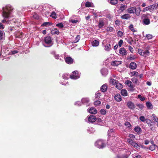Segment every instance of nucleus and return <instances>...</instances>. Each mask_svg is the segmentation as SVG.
<instances>
[{
  "instance_id": "1",
  "label": "nucleus",
  "mask_w": 158,
  "mask_h": 158,
  "mask_svg": "<svg viewBox=\"0 0 158 158\" xmlns=\"http://www.w3.org/2000/svg\"><path fill=\"white\" fill-rule=\"evenodd\" d=\"M3 12L2 15L4 18H8L13 10L12 7L10 5L6 6L5 7H3L2 8Z\"/></svg>"
},
{
  "instance_id": "2",
  "label": "nucleus",
  "mask_w": 158,
  "mask_h": 158,
  "mask_svg": "<svg viewBox=\"0 0 158 158\" xmlns=\"http://www.w3.org/2000/svg\"><path fill=\"white\" fill-rule=\"evenodd\" d=\"M95 146L97 148H101L105 146V144L102 140H98L95 143Z\"/></svg>"
},
{
  "instance_id": "3",
  "label": "nucleus",
  "mask_w": 158,
  "mask_h": 158,
  "mask_svg": "<svg viewBox=\"0 0 158 158\" xmlns=\"http://www.w3.org/2000/svg\"><path fill=\"white\" fill-rule=\"evenodd\" d=\"M88 121L91 123H94L97 120V118L94 115H90L88 118Z\"/></svg>"
},
{
  "instance_id": "4",
  "label": "nucleus",
  "mask_w": 158,
  "mask_h": 158,
  "mask_svg": "<svg viewBox=\"0 0 158 158\" xmlns=\"http://www.w3.org/2000/svg\"><path fill=\"white\" fill-rule=\"evenodd\" d=\"M150 11H153L155 9H156L158 7V4L155 3L152 5H150L148 6Z\"/></svg>"
},
{
  "instance_id": "5",
  "label": "nucleus",
  "mask_w": 158,
  "mask_h": 158,
  "mask_svg": "<svg viewBox=\"0 0 158 158\" xmlns=\"http://www.w3.org/2000/svg\"><path fill=\"white\" fill-rule=\"evenodd\" d=\"M65 60L66 62L69 64H72L73 62V59L70 57H66Z\"/></svg>"
},
{
  "instance_id": "6",
  "label": "nucleus",
  "mask_w": 158,
  "mask_h": 158,
  "mask_svg": "<svg viewBox=\"0 0 158 158\" xmlns=\"http://www.w3.org/2000/svg\"><path fill=\"white\" fill-rule=\"evenodd\" d=\"M44 41L46 44H50L52 42V38L50 36H48L45 37Z\"/></svg>"
},
{
  "instance_id": "7",
  "label": "nucleus",
  "mask_w": 158,
  "mask_h": 158,
  "mask_svg": "<svg viewBox=\"0 0 158 158\" xmlns=\"http://www.w3.org/2000/svg\"><path fill=\"white\" fill-rule=\"evenodd\" d=\"M119 53L123 56L126 55L127 54V52L126 50L123 48H121L119 50Z\"/></svg>"
},
{
  "instance_id": "8",
  "label": "nucleus",
  "mask_w": 158,
  "mask_h": 158,
  "mask_svg": "<svg viewBox=\"0 0 158 158\" xmlns=\"http://www.w3.org/2000/svg\"><path fill=\"white\" fill-rule=\"evenodd\" d=\"M131 16L128 14H125L121 16V18L123 19L128 20L130 19Z\"/></svg>"
},
{
  "instance_id": "9",
  "label": "nucleus",
  "mask_w": 158,
  "mask_h": 158,
  "mask_svg": "<svg viewBox=\"0 0 158 158\" xmlns=\"http://www.w3.org/2000/svg\"><path fill=\"white\" fill-rule=\"evenodd\" d=\"M128 107L131 109H133L135 108L134 104L131 102H128L127 104Z\"/></svg>"
},
{
  "instance_id": "10",
  "label": "nucleus",
  "mask_w": 158,
  "mask_h": 158,
  "mask_svg": "<svg viewBox=\"0 0 158 158\" xmlns=\"http://www.w3.org/2000/svg\"><path fill=\"white\" fill-rule=\"evenodd\" d=\"M135 7L134 6L130 8L127 9V11L129 14H133L135 10Z\"/></svg>"
},
{
  "instance_id": "11",
  "label": "nucleus",
  "mask_w": 158,
  "mask_h": 158,
  "mask_svg": "<svg viewBox=\"0 0 158 158\" xmlns=\"http://www.w3.org/2000/svg\"><path fill=\"white\" fill-rule=\"evenodd\" d=\"M129 68L133 70L137 68L136 64L134 62H131L130 64Z\"/></svg>"
},
{
  "instance_id": "12",
  "label": "nucleus",
  "mask_w": 158,
  "mask_h": 158,
  "mask_svg": "<svg viewBox=\"0 0 158 158\" xmlns=\"http://www.w3.org/2000/svg\"><path fill=\"white\" fill-rule=\"evenodd\" d=\"M125 83L129 87H130L131 90H132L133 89V86L132 84V82L129 80H127L126 81Z\"/></svg>"
},
{
  "instance_id": "13",
  "label": "nucleus",
  "mask_w": 158,
  "mask_h": 158,
  "mask_svg": "<svg viewBox=\"0 0 158 158\" xmlns=\"http://www.w3.org/2000/svg\"><path fill=\"white\" fill-rule=\"evenodd\" d=\"M107 85L106 84H104L103 85L101 88V91L102 92H105L107 90Z\"/></svg>"
},
{
  "instance_id": "14",
  "label": "nucleus",
  "mask_w": 158,
  "mask_h": 158,
  "mask_svg": "<svg viewBox=\"0 0 158 158\" xmlns=\"http://www.w3.org/2000/svg\"><path fill=\"white\" fill-rule=\"evenodd\" d=\"M143 24L145 25H148L150 23V20L149 19L144 18L142 21Z\"/></svg>"
},
{
  "instance_id": "15",
  "label": "nucleus",
  "mask_w": 158,
  "mask_h": 158,
  "mask_svg": "<svg viewBox=\"0 0 158 158\" xmlns=\"http://www.w3.org/2000/svg\"><path fill=\"white\" fill-rule=\"evenodd\" d=\"M89 112L91 114H95L97 113V110L95 108L92 107L89 109Z\"/></svg>"
},
{
  "instance_id": "16",
  "label": "nucleus",
  "mask_w": 158,
  "mask_h": 158,
  "mask_svg": "<svg viewBox=\"0 0 158 158\" xmlns=\"http://www.w3.org/2000/svg\"><path fill=\"white\" fill-rule=\"evenodd\" d=\"M115 100L117 102H120L121 101V97L120 94H118L114 96Z\"/></svg>"
},
{
  "instance_id": "17",
  "label": "nucleus",
  "mask_w": 158,
  "mask_h": 158,
  "mask_svg": "<svg viewBox=\"0 0 158 158\" xmlns=\"http://www.w3.org/2000/svg\"><path fill=\"white\" fill-rule=\"evenodd\" d=\"M16 38H21L23 36V33L21 32H18L15 35Z\"/></svg>"
},
{
  "instance_id": "18",
  "label": "nucleus",
  "mask_w": 158,
  "mask_h": 158,
  "mask_svg": "<svg viewBox=\"0 0 158 158\" xmlns=\"http://www.w3.org/2000/svg\"><path fill=\"white\" fill-rule=\"evenodd\" d=\"M51 33L53 35L55 34L58 35L59 34V32L58 29L56 28H54L51 31Z\"/></svg>"
},
{
  "instance_id": "19",
  "label": "nucleus",
  "mask_w": 158,
  "mask_h": 158,
  "mask_svg": "<svg viewBox=\"0 0 158 158\" xmlns=\"http://www.w3.org/2000/svg\"><path fill=\"white\" fill-rule=\"evenodd\" d=\"M121 63V61H114L111 62V64L112 66H117Z\"/></svg>"
},
{
  "instance_id": "20",
  "label": "nucleus",
  "mask_w": 158,
  "mask_h": 158,
  "mask_svg": "<svg viewBox=\"0 0 158 158\" xmlns=\"http://www.w3.org/2000/svg\"><path fill=\"white\" fill-rule=\"evenodd\" d=\"M135 15L137 16H138L139 15L141 10V8L140 7H139L137 9L135 7Z\"/></svg>"
},
{
  "instance_id": "21",
  "label": "nucleus",
  "mask_w": 158,
  "mask_h": 158,
  "mask_svg": "<svg viewBox=\"0 0 158 158\" xmlns=\"http://www.w3.org/2000/svg\"><path fill=\"white\" fill-rule=\"evenodd\" d=\"M105 49L106 51H109L111 49V45L109 44H106L105 47Z\"/></svg>"
},
{
  "instance_id": "22",
  "label": "nucleus",
  "mask_w": 158,
  "mask_h": 158,
  "mask_svg": "<svg viewBox=\"0 0 158 158\" xmlns=\"http://www.w3.org/2000/svg\"><path fill=\"white\" fill-rule=\"evenodd\" d=\"M69 76H70V78L71 79H76L77 78H78L79 77L80 75H74V74H72L70 75H69Z\"/></svg>"
},
{
  "instance_id": "23",
  "label": "nucleus",
  "mask_w": 158,
  "mask_h": 158,
  "mask_svg": "<svg viewBox=\"0 0 158 158\" xmlns=\"http://www.w3.org/2000/svg\"><path fill=\"white\" fill-rule=\"evenodd\" d=\"M99 44V42L98 41L96 40H94L92 43V45L94 47L98 46Z\"/></svg>"
},
{
  "instance_id": "24",
  "label": "nucleus",
  "mask_w": 158,
  "mask_h": 158,
  "mask_svg": "<svg viewBox=\"0 0 158 158\" xmlns=\"http://www.w3.org/2000/svg\"><path fill=\"white\" fill-rule=\"evenodd\" d=\"M121 93L122 95L124 96H126L127 95V91L124 89H123L121 90Z\"/></svg>"
},
{
  "instance_id": "25",
  "label": "nucleus",
  "mask_w": 158,
  "mask_h": 158,
  "mask_svg": "<svg viewBox=\"0 0 158 158\" xmlns=\"http://www.w3.org/2000/svg\"><path fill=\"white\" fill-rule=\"evenodd\" d=\"M149 54V52L148 50H146L145 51H143L142 54V56L144 57H146Z\"/></svg>"
},
{
  "instance_id": "26",
  "label": "nucleus",
  "mask_w": 158,
  "mask_h": 158,
  "mask_svg": "<svg viewBox=\"0 0 158 158\" xmlns=\"http://www.w3.org/2000/svg\"><path fill=\"white\" fill-rule=\"evenodd\" d=\"M69 74L67 73H64L63 74L62 77L64 79L67 80L69 79Z\"/></svg>"
},
{
  "instance_id": "27",
  "label": "nucleus",
  "mask_w": 158,
  "mask_h": 158,
  "mask_svg": "<svg viewBox=\"0 0 158 158\" xmlns=\"http://www.w3.org/2000/svg\"><path fill=\"white\" fill-rule=\"evenodd\" d=\"M149 126L150 127L151 130L152 131H154L155 130L154 128V123L152 121L151 123H150L149 124H148Z\"/></svg>"
},
{
  "instance_id": "28",
  "label": "nucleus",
  "mask_w": 158,
  "mask_h": 158,
  "mask_svg": "<svg viewBox=\"0 0 158 158\" xmlns=\"http://www.w3.org/2000/svg\"><path fill=\"white\" fill-rule=\"evenodd\" d=\"M80 35H77L76 37L75 40L73 42V43H75L78 42L80 40Z\"/></svg>"
},
{
  "instance_id": "29",
  "label": "nucleus",
  "mask_w": 158,
  "mask_h": 158,
  "mask_svg": "<svg viewBox=\"0 0 158 158\" xmlns=\"http://www.w3.org/2000/svg\"><path fill=\"white\" fill-rule=\"evenodd\" d=\"M52 23H51L49 22H45L43 23V24L41 25V26H49L52 25Z\"/></svg>"
},
{
  "instance_id": "30",
  "label": "nucleus",
  "mask_w": 158,
  "mask_h": 158,
  "mask_svg": "<svg viewBox=\"0 0 158 158\" xmlns=\"http://www.w3.org/2000/svg\"><path fill=\"white\" fill-rule=\"evenodd\" d=\"M134 131L137 132H139L141 131V129L139 127L137 126L134 129Z\"/></svg>"
},
{
  "instance_id": "31",
  "label": "nucleus",
  "mask_w": 158,
  "mask_h": 158,
  "mask_svg": "<svg viewBox=\"0 0 158 158\" xmlns=\"http://www.w3.org/2000/svg\"><path fill=\"white\" fill-rule=\"evenodd\" d=\"M128 156L127 154L118 155L117 156V158H128Z\"/></svg>"
},
{
  "instance_id": "32",
  "label": "nucleus",
  "mask_w": 158,
  "mask_h": 158,
  "mask_svg": "<svg viewBox=\"0 0 158 158\" xmlns=\"http://www.w3.org/2000/svg\"><path fill=\"white\" fill-rule=\"evenodd\" d=\"M146 105L147 107L150 109H152V106L151 103L149 102H146Z\"/></svg>"
},
{
  "instance_id": "33",
  "label": "nucleus",
  "mask_w": 158,
  "mask_h": 158,
  "mask_svg": "<svg viewBox=\"0 0 158 158\" xmlns=\"http://www.w3.org/2000/svg\"><path fill=\"white\" fill-rule=\"evenodd\" d=\"M81 101L82 103H88L89 102V100L87 98H83L82 99Z\"/></svg>"
},
{
  "instance_id": "34",
  "label": "nucleus",
  "mask_w": 158,
  "mask_h": 158,
  "mask_svg": "<svg viewBox=\"0 0 158 158\" xmlns=\"http://www.w3.org/2000/svg\"><path fill=\"white\" fill-rule=\"evenodd\" d=\"M156 145L155 144H153V145H151L149 147V149L151 151H153L155 149V147H156Z\"/></svg>"
},
{
  "instance_id": "35",
  "label": "nucleus",
  "mask_w": 158,
  "mask_h": 158,
  "mask_svg": "<svg viewBox=\"0 0 158 158\" xmlns=\"http://www.w3.org/2000/svg\"><path fill=\"white\" fill-rule=\"evenodd\" d=\"M152 116L153 117V120L155 121V122H156L157 123H158V118L157 117H156L155 114H152Z\"/></svg>"
},
{
  "instance_id": "36",
  "label": "nucleus",
  "mask_w": 158,
  "mask_h": 158,
  "mask_svg": "<svg viewBox=\"0 0 158 158\" xmlns=\"http://www.w3.org/2000/svg\"><path fill=\"white\" fill-rule=\"evenodd\" d=\"M115 87L119 89H120L122 88L123 86L120 83H116Z\"/></svg>"
},
{
  "instance_id": "37",
  "label": "nucleus",
  "mask_w": 158,
  "mask_h": 158,
  "mask_svg": "<svg viewBox=\"0 0 158 158\" xmlns=\"http://www.w3.org/2000/svg\"><path fill=\"white\" fill-rule=\"evenodd\" d=\"M129 28L133 32H134L136 31L134 29L133 25L132 24H131L129 26Z\"/></svg>"
},
{
  "instance_id": "38",
  "label": "nucleus",
  "mask_w": 158,
  "mask_h": 158,
  "mask_svg": "<svg viewBox=\"0 0 158 158\" xmlns=\"http://www.w3.org/2000/svg\"><path fill=\"white\" fill-rule=\"evenodd\" d=\"M51 54L52 55H54V57L56 59H59V56L58 54H56L55 52L54 51H52L51 52Z\"/></svg>"
},
{
  "instance_id": "39",
  "label": "nucleus",
  "mask_w": 158,
  "mask_h": 158,
  "mask_svg": "<svg viewBox=\"0 0 158 158\" xmlns=\"http://www.w3.org/2000/svg\"><path fill=\"white\" fill-rule=\"evenodd\" d=\"M131 145L135 147L137 149L139 148V146L138 145V144L134 142L132 143Z\"/></svg>"
},
{
  "instance_id": "40",
  "label": "nucleus",
  "mask_w": 158,
  "mask_h": 158,
  "mask_svg": "<svg viewBox=\"0 0 158 158\" xmlns=\"http://www.w3.org/2000/svg\"><path fill=\"white\" fill-rule=\"evenodd\" d=\"M114 29L113 27H108L106 28V30L107 31H110V32H112L113 31Z\"/></svg>"
},
{
  "instance_id": "41",
  "label": "nucleus",
  "mask_w": 158,
  "mask_h": 158,
  "mask_svg": "<svg viewBox=\"0 0 158 158\" xmlns=\"http://www.w3.org/2000/svg\"><path fill=\"white\" fill-rule=\"evenodd\" d=\"M131 74L133 76H135L136 77H138L139 73L136 71H133L131 73Z\"/></svg>"
},
{
  "instance_id": "42",
  "label": "nucleus",
  "mask_w": 158,
  "mask_h": 158,
  "mask_svg": "<svg viewBox=\"0 0 158 158\" xmlns=\"http://www.w3.org/2000/svg\"><path fill=\"white\" fill-rule=\"evenodd\" d=\"M146 37L148 40H150L152 38L153 36L152 35L150 34H147L145 36Z\"/></svg>"
},
{
  "instance_id": "43",
  "label": "nucleus",
  "mask_w": 158,
  "mask_h": 158,
  "mask_svg": "<svg viewBox=\"0 0 158 158\" xmlns=\"http://www.w3.org/2000/svg\"><path fill=\"white\" fill-rule=\"evenodd\" d=\"M127 7V6L123 5L120 7V10H121L122 11H123L124 10H125Z\"/></svg>"
},
{
  "instance_id": "44",
  "label": "nucleus",
  "mask_w": 158,
  "mask_h": 158,
  "mask_svg": "<svg viewBox=\"0 0 158 158\" xmlns=\"http://www.w3.org/2000/svg\"><path fill=\"white\" fill-rule=\"evenodd\" d=\"M118 0H111L110 1V3L113 5H115L117 3Z\"/></svg>"
},
{
  "instance_id": "45",
  "label": "nucleus",
  "mask_w": 158,
  "mask_h": 158,
  "mask_svg": "<svg viewBox=\"0 0 158 158\" xmlns=\"http://www.w3.org/2000/svg\"><path fill=\"white\" fill-rule=\"evenodd\" d=\"M85 6L88 7H90L91 6V4L90 2L87 1L85 3Z\"/></svg>"
},
{
  "instance_id": "46",
  "label": "nucleus",
  "mask_w": 158,
  "mask_h": 158,
  "mask_svg": "<svg viewBox=\"0 0 158 158\" xmlns=\"http://www.w3.org/2000/svg\"><path fill=\"white\" fill-rule=\"evenodd\" d=\"M50 16L53 19H55L56 18V14L55 13V12H52Z\"/></svg>"
},
{
  "instance_id": "47",
  "label": "nucleus",
  "mask_w": 158,
  "mask_h": 158,
  "mask_svg": "<svg viewBox=\"0 0 158 158\" xmlns=\"http://www.w3.org/2000/svg\"><path fill=\"white\" fill-rule=\"evenodd\" d=\"M123 35V32L121 31H118L117 33V35L118 37H121Z\"/></svg>"
},
{
  "instance_id": "48",
  "label": "nucleus",
  "mask_w": 158,
  "mask_h": 158,
  "mask_svg": "<svg viewBox=\"0 0 158 158\" xmlns=\"http://www.w3.org/2000/svg\"><path fill=\"white\" fill-rule=\"evenodd\" d=\"M104 23L103 21L100 22L98 24V27L99 28H101L104 25Z\"/></svg>"
},
{
  "instance_id": "49",
  "label": "nucleus",
  "mask_w": 158,
  "mask_h": 158,
  "mask_svg": "<svg viewBox=\"0 0 158 158\" xmlns=\"http://www.w3.org/2000/svg\"><path fill=\"white\" fill-rule=\"evenodd\" d=\"M56 26L60 28H62L64 27V25L62 23L57 24H56Z\"/></svg>"
},
{
  "instance_id": "50",
  "label": "nucleus",
  "mask_w": 158,
  "mask_h": 158,
  "mask_svg": "<svg viewBox=\"0 0 158 158\" xmlns=\"http://www.w3.org/2000/svg\"><path fill=\"white\" fill-rule=\"evenodd\" d=\"M101 102L100 101H96L94 102V104L96 106H99L100 105Z\"/></svg>"
},
{
  "instance_id": "51",
  "label": "nucleus",
  "mask_w": 158,
  "mask_h": 158,
  "mask_svg": "<svg viewBox=\"0 0 158 158\" xmlns=\"http://www.w3.org/2000/svg\"><path fill=\"white\" fill-rule=\"evenodd\" d=\"M139 119L142 122H144L146 121V119H145V117L143 116H141L139 117Z\"/></svg>"
},
{
  "instance_id": "52",
  "label": "nucleus",
  "mask_w": 158,
  "mask_h": 158,
  "mask_svg": "<svg viewBox=\"0 0 158 158\" xmlns=\"http://www.w3.org/2000/svg\"><path fill=\"white\" fill-rule=\"evenodd\" d=\"M101 95V94L100 93L98 92L95 94V97L96 98H99Z\"/></svg>"
},
{
  "instance_id": "53",
  "label": "nucleus",
  "mask_w": 158,
  "mask_h": 158,
  "mask_svg": "<svg viewBox=\"0 0 158 158\" xmlns=\"http://www.w3.org/2000/svg\"><path fill=\"white\" fill-rule=\"evenodd\" d=\"M100 112L101 114L103 115H105L106 113V110L104 109H101L100 111Z\"/></svg>"
},
{
  "instance_id": "54",
  "label": "nucleus",
  "mask_w": 158,
  "mask_h": 158,
  "mask_svg": "<svg viewBox=\"0 0 158 158\" xmlns=\"http://www.w3.org/2000/svg\"><path fill=\"white\" fill-rule=\"evenodd\" d=\"M136 106L138 107L141 110L144 107L143 106L142 104H136Z\"/></svg>"
},
{
  "instance_id": "55",
  "label": "nucleus",
  "mask_w": 158,
  "mask_h": 158,
  "mask_svg": "<svg viewBox=\"0 0 158 158\" xmlns=\"http://www.w3.org/2000/svg\"><path fill=\"white\" fill-rule=\"evenodd\" d=\"M132 81L133 83L137 84V83L138 80L136 78L134 77L132 79Z\"/></svg>"
},
{
  "instance_id": "56",
  "label": "nucleus",
  "mask_w": 158,
  "mask_h": 158,
  "mask_svg": "<svg viewBox=\"0 0 158 158\" xmlns=\"http://www.w3.org/2000/svg\"><path fill=\"white\" fill-rule=\"evenodd\" d=\"M33 18L36 19H39V16L38 15L36 14H35L34 15H33Z\"/></svg>"
},
{
  "instance_id": "57",
  "label": "nucleus",
  "mask_w": 158,
  "mask_h": 158,
  "mask_svg": "<svg viewBox=\"0 0 158 158\" xmlns=\"http://www.w3.org/2000/svg\"><path fill=\"white\" fill-rule=\"evenodd\" d=\"M125 125L127 126L128 128H130L131 127V125L130 123L128 122H125Z\"/></svg>"
},
{
  "instance_id": "58",
  "label": "nucleus",
  "mask_w": 158,
  "mask_h": 158,
  "mask_svg": "<svg viewBox=\"0 0 158 158\" xmlns=\"http://www.w3.org/2000/svg\"><path fill=\"white\" fill-rule=\"evenodd\" d=\"M123 43V40H120L118 42V46H119V47H120Z\"/></svg>"
},
{
  "instance_id": "59",
  "label": "nucleus",
  "mask_w": 158,
  "mask_h": 158,
  "mask_svg": "<svg viewBox=\"0 0 158 158\" xmlns=\"http://www.w3.org/2000/svg\"><path fill=\"white\" fill-rule=\"evenodd\" d=\"M138 98H140V100L142 101H144L145 99V98H144V97L142 98V96L140 95H139L138 96Z\"/></svg>"
},
{
  "instance_id": "60",
  "label": "nucleus",
  "mask_w": 158,
  "mask_h": 158,
  "mask_svg": "<svg viewBox=\"0 0 158 158\" xmlns=\"http://www.w3.org/2000/svg\"><path fill=\"white\" fill-rule=\"evenodd\" d=\"M116 81H116V80L114 79H111L110 80V82L113 85L116 83Z\"/></svg>"
},
{
  "instance_id": "61",
  "label": "nucleus",
  "mask_w": 158,
  "mask_h": 158,
  "mask_svg": "<svg viewBox=\"0 0 158 158\" xmlns=\"http://www.w3.org/2000/svg\"><path fill=\"white\" fill-rule=\"evenodd\" d=\"M127 142L131 145L134 142L131 139H127Z\"/></svg>"
},
{
  "instance_id": "62",
  "label": "nucleus",
  "mask_w": 158,
  "mask_h": 158,
  "mask_svg": "<svg viewBox=\"0 0 158 158\" xmlns=\"http://www.w3.org/2000/svg\"><path fill=\"white\" fill-rule=\"evenodd\" d=\"M128 48L129 50L131 52H133L134 51V49L132 47L130 46H129Z\"/></svg>"
},
{
  "instance_id": "63",
  "label": "nucleus",
  "mask_w": 158,
  "mask_h": 158,
  "mask_svg": "<svg viewBox=\"0 0 158 158\" xmlns=\"http://www.w3.org/2000/svg\"><path fill=\"white\" fill-rule=\"evenodd\" d=\"M143 51L141 49H138V52L139 53L141 56L142 55Z\"/></svg>"
},
{
  "instance_id": "64",
  "label": "nucleus",
  "mask_w": 158,
  "mask_h": 158,
  "mask_svg": "<svg viewBox=\"0 0 158 158\" xmlns=\"http://www.w3.org/2000/svg\"><path fill=\"white\" fill-rule=\"evenodd\" d=\"M148 10L150 11V10H149V7L148 6V7H146L143 8V11L145 12V11H148Z\"/></svg>"
}]
</instances>
